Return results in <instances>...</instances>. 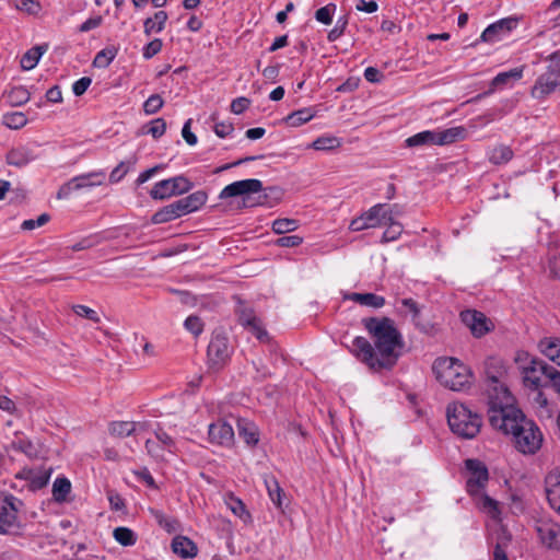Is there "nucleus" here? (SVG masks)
Instances as JSON below:
<instances>
[{"instance_id": "obj_1", "label": "nucleus", "mask_w": 560, "mask_h": 560, "mask_svg": "<svg viewBox=\"0 0 560 560\" xmlns=\"http://www.w3.org/2000/svg\"><path fill=\"white\" fill-rule=\"evenodd\" d=\"M362 325L374 341L375 348L364 337H355L351 353L372 371L392 369L401 352L404 339L389 317H368Z\"/></svg>"}, {"instance_id": "obj_2", "label": "nucleus", "mask_w": 560, "mask_h": 560, "mask_svg": "<svg viewBox=\"0 0 560 560\" xmlns=\"http://www.w3.org/2000/svg\"><path fill=\"white\" fill-rule=\"evenodd\" d=\"M489 422L494 429L511 435L514 446L523 454H535L541 447L540 429L513 405L492 410Z\"/></svg>"}, {"instance_id": "obj_3", "label": "nucleus", "mask_w": 560, "mask_h": 560, "mask_svg": "<svg viewBox=\"0 0 560 560\" xmlns=\"http://www.w3.org/2000/svg\"><path fill=\"white\" fill-rule=\"evenodd\" d=\"M486 393L488 396L489 415L494 409H503L513 405V396L506 385V369L503 360L489 357L483 363Z\"/></svg>"}, {"instance_id": "obj_4", "label": "nucleus", "mask_w": 560, "mask_h": 560, "mask_svg": "<svg viewBox=\"0 0 560 560\" xmlns=\"http://www.w3.org/2000/svg\"><path fill=\"white\" fill-rule=\"evenodd\" d=\"M432 369L439 383L451 390H464L471 384L469 369L457 359L439 358Z\"/></svg>"}, {"instance_id": "obj_5", "label": "nucleus", "mask_w": 560, "mask_h": 560, "mask_svg": "<svg viewBox=\"0 0 560 560\" xmlns=\"http://www.w3.org/2000/svg\"><path fill=\"white\" fill-rule=\"evenodd\" d=\"M446 418L451 431L462 439H474L480 431L481 418L464 404H448Z\"/></svg>"}, {"instance_id": "obj_6", "label": "nucleus", "mask_w": 560, "mask_h": 560, "mask_svg": "<svg viewBox=\"0 0 560 560\" xmlns=\"http://www.w3.org/2000/svg\"><path fill=\"white\" fill-rule=\"evenodd\" d=\"M463 127H453L445 130H425L418 132L406 140L407 147L445 145L456 142L464 137Z\"/></svg>"}, {"instance_id": "obj_7", "label": "nucleus", "mask_w": 560, "mask_h": 560, "mask_svg": "<svg viewBox=\"0 0 560 560\" xmlns=\"http://www.w3.org/2000/svg\"><path fill=\"white\" fill-rule=\"evenodd\" d=\"M553 366L547 364L542 360L532 358L527 365L523 366V382L527 388L535 392L541 387L549 386V375L552 373Z\"/></svg>"}, {"instance_id": "obj_8", "label": "nucleus", "mask_w": 560, "mask_h": 560, "mask_svg": "<svg viewBox=\"0 0 560 560\" xmlns=\"http://www.w3.org/2000/svg\"><path fill=\"white\" fill-rule=\"evenodd\" d=\"M105 179L106 174L102 170L74 176L62 186H60L57 192V198L67 199L73 191L103 185Z\"/></svg>"}, {"instance_id": "obj_9", "label": "nucleus", "mask_w": 560, "mask_h": 560, "mask_svg": "<svg viewBox=\"0 0 560 560\" xmlns=\"http://www.w3.org/2000/svg\"><path fill=\"white\" fill-rule=\"evenodd\" d=\"M191 188L192 183L184 175H179L155 183L150 196L155 200H164L172 196L183 195Z\"/></svg>"}, {"instance_id": "obj_10", "label": "nucleus", "mask_w": 560, "mask_h": 560, "mask_svg": "<svg viewBox=\"0 0 560 560\" xmlns=\"http://www.w3.org/2000/svg\"><path fill=\"white\" fill-rule=\"evenodd\" d=\"M208 361L211 368L220 369L230 359L232 347L229 338L222 331H214L208 346Z\"/></svg>"}, {"instance_id": "obj_11", "label": "nucleus", "mask_w": 560, "mask_h": 560, "mask_svg": "<svg viewBox=\"0 0 560 560\" xmlns=\"http://www.w3.org/2000/svg\"><path fill=\"white\" fill-rule=\"evenodd\" d=\"M262 190V183L256 178L242 179L233 182L225 186L220 195V199H228L232 197L243 196L244 202L249 200L250 194H257Z\"/></svg>"}, {"instance_id": "obj_12", "label": "nucleus", "mask_w": 560, "mask_h": 560, "mask_svg": "<svg viewBox=\"0 0 560 560\" xmlns=\"http://www.w3.org/2000/svg\"><path fill=\"white\" fill-rule=\"evenodd\" d=\"M154 434L155 440L149 439L145 441V448L150 456L156 460H163L166 453H175L176 443L171 435L162 429H158Z\"/></svg>"}, {"instance_id": "obj_13", "label": "nucleus", "mask_w": 560, "mask_h": 560, "mask_svg": "<svg viewBox=\"0 0 560 560\" xmlns=\"http://www.w3.org/2000/svg\"><path fill=\"white\" fill-rule=\"evenodd\" d=\"M465 465L469 472L466 481L467 491L472 495L478 494L488 481V469L478 459H467Z\"/></svg>"}, {"instance_id": "obj_14", "label": "nucleus", "mask_w": 560, "mask_h": 560, "mask_svg": "<svg viewBox=\"0 0 560 560\" xmlns=\"http://www.w3.org/2000/svg\"><path fill=\"white\" fill-rule=\"evenodd\" d=\"M21 501L9 494L0 499V534H5L18 521V511Z\"/></svg>"}, {"instance_id": "obj_15", "label": "nucleus", "mask_w": 560, "mask_h": 560, "mask_svg": "<svg viewBox=\"0 0 560 560\" xmlns=\"http://www.w3.org/2000/svg\"><path fill=\"white\" fill-rule=\"evenodd\" d=\"M460 319L477 338L485 336L493 327L491 320L488 319L483 313L475 310L463 311L460 313Z\"/></svg>"}, {"instance_id": "obj_16", "label": "nucleus", "mask_w": 560, "mask_h": 560, "mask_svg": "<svg viewBox=\"0 0 560 560\" xmlns=\"http://www.w3.org/2000/svg\"><path fill=\"white\" fill-rule=\"evenodd\" d=\"M386 205L377 203L371 207L366 212L353 219L350 222L349 229L353 232L363 231L371 228H376L383 224L382 213L387 211Z\"/></svg>"}, {"instance_id": "obj_17", "label": "nucleus", "mask_w": 560, "mask_h": 560, "mask_svg": "<svg viewBox=\"0 0 560 560\" xmlns=\"http://www.w3.org/2000/svg\"><path fill=\"white\" fill-rule=\"evenodd\" d=\"M51 472V467L23 468L15 478L27 481L28 490L37 491L47 486Z\"/></svg>"}, {"instance_id": "obj_18", "label": "nucleus", "mask_w": 560, "mask_h": 560, "mask_svg": "<svg viewBox=\"0 0 560 560\" xmlns=\"http://www.w3.org/2000/svg\"><path fill=\"white\" fill-rule=\"evenodd\" d=\"M518 24L517 19L506 18L489 25L481 34L482 42L495 43L506 36Z\"/></svg>"}, {"instance_id": "obj_19", "label": "nucleus", "mask_w": 560, "mask_h": 560, "mask_svg": "<svg viewBox=\"0 0 560 560\" xmlns=\"http://www.w3.org/2000/svg\"><path fill=\"white\" fill-rule=\"evenodd\" d=\"M545 490L551 509L560 514V468L553 469L546 476Z\"/></svg>"}, {"instance_id": "obj_20", "label": "nucleus", "mask_w": 560, "mask_h": 560, "mask_svg": "<svg viewBox=\"0 0 560 560\" xmlns=\"http://www.w3.org/2000/svg\"><path fill=\"white\" fill-rule=\"evenodd\" d=\"M209 440L218 445L229 446L234 441V431L230 423L218 421L211 423L208 430Z\"/></svg>"}, {"instance_id": "obj_21", "label": "nucleus", "mask_w": 560, "mask_h": 560, "mask_svg": "<svg viewBox=\"0 0 560 560\" xmlns=\"http://www.w3.org/2000/svg\"><path fill=\"white\" fill-rule=\"evenodd\" d=\"M559 79L557 71H547L541 74L532 90V95L535 98H545L547 95L552 93L559 85Z\"/></svg>"}, {"instance_id": "obj_22", "label": "nucleus", "mask_w": 560, "mask_h": 560, "mask_svg": "<svg viewBox=\"0 0 560 560\" xmlns=\"http://www.w3.org/2000/svg\"><path fill=\"white\" fill-rule=\"evenodd\" d=\"M541 542L550 549H560V525L553 522H544L537 526Z\"/></svg>"}, {"instance_id": "obj_23", "label": "nucleus", "mask_w": 560, "mask_h": 560, "mask_svg": "<svg viewBox=\"0 0 560 560\" xmlns=\"http://www.w3.org/2000/svg\"><path fill=\"white\" fill-rule=\"evenodd\" d=\"M394 213H399L397 205H394L387 211H383L382 213L383 224H388L387 229L383 233V242L395 241L402 233V225L394 220Z\"/></svg>"}, {"instance_id": "obj_24", "label": "nucleus", "mask_w": 560, "mask_h": 560, "mask_svg": "<svg viewBox=\"0 0 560 560\" xmlns=\"http://www.w3.org/2000/svg\"><path fill=\"white\" fill-rule=\"evenodd\" d=\"M35 159L33 150L27 147L13 148L7 154V163L16 167H23Z\"/></svg>"}, {"instance_id": "obj_25", "label": "nucleus", "mask_w": 560, "mask_h": 560, "mask_svg": "<svg viewBox=\"0 0 560 560\" xmlns=\"http://www.w3.org/2000/svg\"><path fill=\"white\" fill-rule=\"evenodd\" d=\"M172 550L182 558H194L197 556L198 548L196 544L185 536H176L172 540Z\"/></svg>"}, {"instance_id": "obj_26", "label": "nucleus", "mask_w": 560, "mask_h": 560, "mask_svg": "<svg viewBox=\"0 0 560 560\" xmlns=\"http://www.w3.org/2000/svg\"><path fill=\"white\" fill-rule=\"evenodd\" d=\"M264 483L266 486L268 495H269L270 500L272 501V503L278 509L282 510L283 509L284 492H283L282 488L280 487L277 478L275 476H272V475H265L264 476Z\"/></svg>"}, {"instance_id": "obj_27", "label": "nucleus", "mask_w": 560, "mask_h": 560, "mask_svg": "<svg viewBox=\"0 0 560 560\" xmlns=\"http://www.w3.org/2000/svg\"><path fill=\"white\" fill-rule=\"evenodd\" d=\"M238 435L244 440L247 445H256L259 441L258 429L255 423L247 419L237 420Z\"/></svg>"}, {"instance_id": "obj_28", "label": "nucleus", "mask_w": 560, "mask_h": 560, "mask_svg": "<svg viewBox=\"0 0 560 560\" xmlns=\"http://www.w3.org/2000/svg\"><path fill=\"white\" fill-rule=\"evenodd\" d=\"M513 155V150L505 144H498L487 152L489 162L494 165L506 164L512 160Z\"/></svg>"}, {"instance_id": "obj_29", "label": "nucleus", "mask_w": 560, "mask_h": 560, "mask_svg": "<svg viewBox=\"0 0 560 560\" xmlns=\"http://www.w3.org/2000/svg\"><path fill=\"white\" fill-rule=\"evenodd\" d=\"M523 75L522 68H514L505 72L498 73L491 81L492 89H502L511 83L518 81Z\"/></svg>"}, {"instance_id": "obj_30", "label": "nucleus", "mask_w": 560, "mask_h": 560, "mask_svg": "<svg viewBox=\"0 0 560 560\" xmlns=\"http://www.w3.org/2000/svg\"><path fill=\"white\" fill-rule=\"evenodd\" d=\"M348 299L363 306L381 308L385 305V299L374 293H351Z\"/></svg>"}, {"instance_id": "obj_31", "label": "nucleus", "mask_w": 560, "mask_h": 560, "mask_svg": "<svg viewBox=\"0 0 560 560\" xmlns=\"http://www.w3.org/2000/svg\"><path fill=\"white\" fill-rule=\"evenodd\" d=\"M540 352L549 360L560 366V340L546 338L540 340L539 345Z\"/></svg>"}, {"instance_id": "obj_32", "label": "nucleus", "mask_w": 560, "mask_h": 560, "mask_svg": "<svg viewBox=\"0 0 560 560\" xmlns=\"http://www.w3.org/2000/svg\"><path fill=\"white\" fill-rule=\"evenodd\" d=\"M167 13L165 11H158L153 18L145 19L143 23L144 34L150 36L152 33H160L164 30L167 21Z\"/></svg>"}, {"instance_id": "obj_33", "label": "nucleus", "mask_w": 560, "mask_h": 560, "mask_svg": "<svg viewBox=\"0 0 560 560\" xmlns=\"http://www.w3.org/2000/svg\"><path fill=\"white\" fill-rule=\"evenodd\" d=\"M47 50V45L35 46L28 49L21 58V67L24 70H32L38 63L40 57Z\"/></svg>"}, {"instance_id": "obj_34", "label": "nucleus", "mask_w": 560, "mask_h": 560, "mask_svg": "<svg viewBox=\"0 0 560 560\" xmlns=\"http://www.w3.org/2000/svg\"><path fill=\"white\" fill-rule=\"evenodd\" d=\"M536 413L541 420H550L553 416V410L545 396L540 390H537L533 399Z\"/></svg>"}, {"instance_id": "obj_35", "label": "nucleus", "mask_w": 560, "mask_h": 560, "mask_svg": "<svg viewBox=\"0 0 560 560\" xmlns=\"http://www.w3.org/2000/svg\"><path fill=\"white\" fill-rule=\"evenodd\" d=\"M137 423L132 421H112L108 424V431L113 436L125 438L135 433Z\"/></svg>"}, {"instance_id": "obj_36", "label": "nucleus", "mask_w": 560, "mask_h": 560, "mask_svg": "<svg viewBox=\"0 0 560 560\" xmlns=\"http://www.w3.org/2000/svg\"><path fill=\"white\" fill-rule=\"evenodd\" d=\"M314 116H315L314 109L311 107H307V108H302V109H299V110H295V112L289 114L284 118V121L287 125H289L291 127H299V126L310 121Z\"/></svg>"}, {"instance_id": "obj_37", "label": "nucleus", "mask_w": 560, "mask_h": 560, "mask_svg": "<svg viewBox=\"0 0 560 560\" xmlns=\"http://www.w3.org/2000/svg\"><path fill=\"white\" fill-rule=\"evenodd\" d=\"M71 491V482L65 477H59L52 485V497L57 502H63Z\"/></svg>"}, {"instance_id": "obj_38", "label": "nucleus", "mask_w": 560, "mask_h": 560, "mask_svg": "<svg viewBox=\"0 0 560 560\" xmlns=\"http://www.w3.org/2000/svg\"><path fill=\"white\" fill-rule=\"evenodd\" d=\"M117 55V48L106 47L98 51L93 60L96 68H107Z\"/></svg>"}, {"instance_id": "obj_39", "label": "nucleus", "mask_w": 560, "mask_h": 560, "mask_svg": "<svg viewBox=\"0 0 560 560\" xmlns=\"http://www.w3.org/2000/svg\"><path fill=\"white\" fill-rule=\"evenodd\" d=\"M31 94L24 86H15L8 93V102L12 106H21L30 101Z\"/></svg>"}, {"instance_id": "obj_40", "label": "nucleus", "mask_w": 560, "mask_h": 560, "mask_svg": "<svg viewBox=\"0 0 560 560\" xmlns=\"http://www.w3.org/2000/svg\"><path fill=\"white\" fill-rule=\"evenodd\" d=\"M2 122L10 129H21L27 124V118L21 112H12L3 115Z\"/></svg>"}, {"instance_id": "obj_41", "label": "nucleus", "mask_w": 560, "mask_h": 560, "mask_svg": "<svg viewBox=\"0 0 560 560\" xmlns=\"http://www.w3.org/2000/svg\"><path fill=\"white\" fill-rule=\"evenodd\" d=\"M208 195L203 190H197L183 198L190 212L199 210L207 201Z\"/></svg>"}, {"instance_id": "obj_42", "label": "nucleus", "mask_w": 560, "mask_h": 560, "mask_svg": "<svg viewBox=\"0 0 560 560\" xmlns=\"http://www.w3.org/2000/svg\"><path fill=\"white\" fill-rule=\"evenodd\" d=\"M236 315L240 325H242L243 327H246L250 323H254L259 319V317H257V315L255 314V311L244 303L238 304L236 308Z\"/></svg>"}, {"instance_id": "obj_43", "label": "nucleus", "mask_w": 560, "mask_h": 560, "mask_svg": "<svg viewBox=\"0 0 560 560\" xmlns=\"http://www.w3.org/2000/svg\"><path fill=\"white\" fill-rule=\"evenodd\" d=\"M177 219L176 212L172 203L164 206L158 210L151 218L153 224H162Z\"/></svg>"}, {"instance_id": "obj_44", "label": "nucleus", "mask_w": 560, "mask_h": 560, "mask_svg": "<svg viewBox=\"0 0 560 560\" xmlns=\"http://www.w3.org/2000/svg\"><path fill=\"white\" fill-rule=\"evenodd\" d=\"M150 514L156 523L168 533L176 530L177 521L165 515L162 511L150 509Z\"/></svg>"}, {"instance_id": "obj_45", "label": "nucleus", "mask_w": 560, "mask_h": 560, "mask_svg": "<svg viewBox=\"0 0 560 560\" xmlns=\"http://www.w3.org/2000/svg\"><path fill=\"white\" fill-rule=\"evenodd\" d=\"M299 228V223L294 219H277L272 222V231L276 234H285L289 232H293Z\"/></svg>"}, {"instance_id": "obj_46", "label": "nucleus", "mask_w": 560, "mask_h": 560, "mask_svg": "<svg viewBox=\"0 0 560 560\" xmlns=\"http://www.w3.org/2000/svg\"><path fill=\"white\" fill-rule=\"evenodd\" d=\"M114 538L122 546H133L136 544L135 533L128 527H117L114 529Z\"/></svg>"}, {"instance_id": "obj_47", "label": "nucleus", "mask_w": 560, "mask_h": 560, "mask_svg": "<svg viewBox=\"0 0 560 560\" xmlns=\"http://www.w3.org/2000/svg\"><path fill=\"white\" fill-rule=\"evenodd\" d=\"M340 141L336 137H319L312 143V148L318 151H327L338 148Z\"/></svg>"}, {"instance_id": "obj_48", "label": "nucleus", "mask_w": 560, "mask_h": 560, "mask_svg": "<svg viewBox=\"0 0 560 560\" xmlns=\"http://www.w3.org/2000/svg\"><path fill=\"white\" fill-rule=\"evenodd\" d=\"M244 328L252 332L260 342H268L270 339L260 318Z\"/></svg>"}, {"instance_id": "obj_49", "label": "nucleus", "mask_w": 560, "mask_h": 560, "mask_svg": "<svg viewBox=\"0 0 560 560\" xmlns=\"http://www.w3.org/2000/svg\"><path fill=\"white\" fill-rule=\"evenodd\" d=\"M136 159L131 162H120L109 174V182L112 184H116L120 182L126 174L129 172L130 167L135 165Z\"/></svg>"}, {"instance_id": "obj_50", "label": "nucleus", "mask_w": 560, "mask_h": 560, "mask_svg": "<svg viewBox=\"0 0 560 560\" xmlns=\"http://www.w3.org/2000/svg\"><path fill=\"white\" fill-rule=\"evenodd\" d=\"M335 11H336V4L329 3V4H327V5L323 7V8H319L315 12V19L319 23H323L325 25H329L332 22V15H334Z\"/></svg>"}, {"instance_id": "obj_51", "label": "nucleus", "mask_w": 560, "mask_h": 560, "mask_svg": "<svg viewBox=\"0 0 560 560\" xmlns=\"http://www.w3.org/2000/svg\"><path fill=\"white\" fill-rule=\"evenodd\" d=\"M164 101L160 94H152L143 104L147 115H153L163 107Z\"/></svg>"}, {"instance_id": "obj_52", "label": "nucleus", "mask_w": 560, "mask_h": 560, "mask_svg": "<svg viewBox=\"0 0 560 560\" xmlns=\"http://www.w3.org/2000/svg\"><path fill=\"white\" fill-rule=\"evenodd\" d=\"M18 10L24 11L28 14H37L42 7L36 0H12Z\"/></svg>"}, {"instance_id": "obj_53", "label": "nucleus", "mask_w": 560, "mask_h": 560, "mask_svg": "<svg viewBox=\"0 0 560 560\" xmlns=\"http://www.w3.org/2000/svg\"><path fill=\"white\" fill-rule=\"evenodd\" d=\"M479 506L481 510L489 513L492 517H497L499 515L498 502L487 494H481Z\"/></svg>"}, {"instance_id": "obj_54", "label": "nucleus", "mask_w": 560, "mask_h": 560, "mask_svg": "<svg viewBox=\"0 0 560 560\" xmlns=\"http://www.w3.org/2000/svg\"><path fill=\"white\" fill-rule=\"evenodd\" d=\"M72 310L78 316L88 318L94 323H100V320H101L97 312L89 306L78 304V305H73Z\"/></svg>"}, {"instance_id": "obj_55", "label": "nucleus", "mask_w": 560, "mask_h": 560, "mask_svg": "<svg viewBox=\"0 0 560 560\" xmlns=\"http://www.w3.org/2000/svg\"><path fill=\"white\" fill-rule=\"evenodd\" d=\"M348 25V20L347 18H340L337 20L335 26L332 30L329 31L328 35H327V38L329 42H335L337 40L338 38H340L345 31H346V27Z\"/></svg>"}, {"instance_id": "obj_56", "label": "nucleus", "mask_w": 560, "mask_h": 560, "mask_svg": "<svg viewBox=\"0 0 560 560\" xmlns=\"http://www.w3.org/2000/svg\"><path fill=\"white\" fill-rule=\"evenodd\" d=\"M49 220H50L49 214L43 213L36 220H33V219L24 220L21 228L24 231H32L36 228H40V226L45 225Z\"/></svg>"}, {"instance_id": "obj_57", "label": "nucleus", "mask_w": 560, "mask_h": 560, "mask_svg": "<svg viewBox=\"0 0 560 560\" xmlns=\"http://www.w3.org/2000/svg\"><path fill=\"white\" fill-rule=\"evenodd\" d=\"M166 130V122L163 118L153 119L150 122V128L148 133H150L154 139L161 138Z\"/></svg>"}, {"instance_id": "obj_58", "label": "nucleus", "mask_w": 560, "mask_h": 560, "mask_svg": "<svg viewBox=\"0 0 560 560\" xmlns=\"http://www.w3.org/2000/svg\"><path fill=\"white\" fill-rule=\"evenodd\" d=\"M184 326L195 336L200 335L203 330V324L198 316H188L184 323Z\"/></svg>"}, {"instance_id": "obj_59", "label": "nucleus", "mask_w": 560, "mask_h": 560, "mask_svg": "<svg viewBox=\"0 0 560 560\" xmlns=\"http://www.w3.org/2000/svg\"><path fill=\"white\" fill-rule=\"evenodd\" d=\"M163 43L160 38H154L149 44H147L143 48V58L151 59L153 56L159 54L162 49Z\"/></svg>"}, {"instance_id": "obj_60", "label": "nucleus", "mask_w": 560, "mask_h": 560, "mask_svg": "<svg viewBox=\"0 0 560 560\" xmlns=\"http://www.w3.org/2000/svg\"><path fill=\"white\" fill-rule=\"evenodd\" d=\"M303 242V237L299 235H288L281 236L276 241V245L280 247H296L301 245Z\"/></svg>"}, {"instance_id": "obj_61", "label": "nucleus", "mask_w": 560, "mask_h": 560, "mask_svg": "<svg viewBox=\"0 0 560 560\" xmlns=\"http://www.w3.org/2000/svg\"><path fill=\"white\" fill-rule=\"evenodd\" d=\"M92 80L89 77H82L81 79L77 80L72 85V91L75 96L83 95L89 86L91 85Z\"/></svg>"}, {"instance_id": "obj_62", "label": "nucleus", "mask_w": 560, "mask_h": 560, "mask_svg": "<svg viewBox=\"0 0 560 560\" xmlns=\"http://www.w3.org/2000/svg\"><path fill=\"white\" fill-rule=\"evenodd\" d=\"M215 135L220 138H225L232 133L234 126L229 121L217 122L213 128Z\"/></svg>"}, {"instance_id": "obj_63", "label": "nucleus", "mask_w": 560, "mask_h": 560, "mask_svg": "<svg viewBox=\"0 0 560 560\" xmlns=\"http://www.w3.org/2000/svg\"><path fill=\"white\" fill-rule=\"evenodd\" d=\"M250 101L246 97H237L231 103V112L240 115L248 108Z\"/></svg>"}, {"instance_id": "obj_64", "label": "nucleus", "mask_w": 560, "mask_h": 560, "mask_svg": "<svg viewBox=\"0 0 560 560\" xmlns=\"http://www.w3.org/2000/svg\"><path fill=\"white\" fill-rule=\"evenodd\" d=\"M508 545H509V538H506V540H504V541H498L495 544L494 551H493V560H509L506 552H505V548L508 547Z\"/></svg>"}]
</instances>
